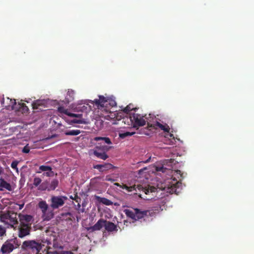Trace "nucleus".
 I'll list each match as a JSON object with an SVG mask.
<instances>
[{
	"label": "nucleus",
	"mask_w": 254,
	"mask_h": 254,
	"mask_svg": "<svg viewBox=\"0 0 254 254\" xmlns=\"http://www.w3.org/2000/svg\"><path fill=\"white\" fill-rule=\"evenodd\" d=\"M145 117L148 118V121L150 123L155 119L154 116L151 114L141 116L139 114L133 113L132 115H129L130 120L135 127L144 126L147 122V119Z\"/></svg>",
	"instance_id": "f257e3e1"
},
{
	"label": "nucleus",
	"mask_w": 254,
	"mask_h": 254,
	"mask_svg": "<svg viewBox=\"0 0 254 254\" xmlns=\"http://www.w3.org/2000/svg\"><path fill=\"white\" fill-rule=\"evenodd\" d=\"M125 214L127 217L137 221L142 219L146 216L150 215V212L149 210H141L138 208H133L132 210L125 209L124 210Z\"/></svg>",
	"instance_id": "f03ea898"
},
{
	"label": "nucleus",
	"mask_w": 254,
	"mask_h": 254,
	"mask_svg": "<svg viewBox=\"0 0 254 254\" xmlns=\"http://www.w3.org/2000/svg\"><path fill=\"white\" fill-rule=\"evenodd\" d=\"M20 245L16 238L6 240L2 245L0 252L1 254H9Z\"/></svg>",
	"instance_id": "7ed1b4c3"
},
{
	"label": "nucleus",
	"mask_w": 254,
	"mask_h": 254,
	"mask_svg": "<svg viewBox=\"0 0 254 254\" xmlns=\"http://www.w3.org/2000/svg\"><path fill=\"white\" fill-rule=\"evenodd\" d=\"M16 213L8 211L0 215V219L1 222L10 225L13 229L18 224Z\"/></svg>",
	"instance_id": "20e7f679"
},
{
	"label": "nucleus",
	"mask_w": 254,
	"mask_h": 254,
	"mask_svg": "<svg viewBox=\"0 0 254 254\" xmlns=\"http://www.w3.org/2000/svg\"><path fill=\"white\" fill-rule=\"evenodd\" d=\"M5 99L3 98L2 100L1 101V105L3 107H4L7 109H9L10 108L11 109L13 110L17 108L18 110L20 112H21L22 113H26L28 112L29 109L27 106H26L25 104L24 103H20L18 104V107H15V106L16 105V102L15 100H12L8 97H7L6 100L7 102L9 101V104L6 105L5 103Z\"/></svg>",
	"instance_id": "39448f33"
},
{
	"label": "nucleus",
	"mask_w": 254,
	"mask_h": 254,
	"mask_svg": "<svg viewBox=\"0 0 254 254\" xmlns=\"http://www.w3.org/2000/svg\"><path fill=\"white\" fill-rule=\"evenodd\" d=\"M167 185L164 187L163 190L170 193H178L177 189L181 186V183L177 180H169Z\"/></svg>",
	"instance_id": "423d86ee"
},
{
	"label": "nucleus",
	"mask_w": 254,
	"mask_h": 254,
	"mask_svg": "<svg viewBox=\"0 0 254 254\" xmlns=\"http://www.w3.org/2000/svg\"><path fill=\"white\" fill-rule=\"evenodd\" d=\"M13 229L17 231V235L19 238H23L30 234L31 227L18 224L15 226Z\"/></svg>",
	"instance_id": "0eeeda50"
},
{
	"label": "nucleus",
	"mask_w": 254,
	"mask_h": 254,
	"mask_svg": "<svg viewBox=\"0 0 254 254\" xmlns=\"http://www.w3.org/2000/svg\"><path fill=\"white\" fill-rule=\"evenodd\" d=\"M67 199L66 196H53L51 199V207L55 209L62 206L64 204V201Z\"/></svg>",
	"instance_id": "6e6552de"
},
{
	"label": "nucleus",
	"mask_w": 254,
	"mask_h": 254,
	"mask_svg": "<svg viewBox=\"0 0 254 254\" xmlns=\"http://www.w3.org/2000/svg\"><path fill=\"white\" fill-rule=\"evenodd\" d=\"M145 118L147 119V127L149 130L153 131V129H156L159 127L164 132H169L170 127L167 124L163 125L158 122H156L155 123H150L148 121V118L147 117Z\"/></svg>",
	"instance_id": "1a4fd4ad"
},
{
	"label": "nucleus",
	"mask_w": 254,
	"mask_h": 254,
	"mask_svg": "<svg viewBox=\"0 0 254 254\" xmlns=\"http://www.w3.org/2000/svg\"><path fill=\"white\" fill-rule=\"evenodd\" d=\"M18 218L20 222L19 224L31 227L32 223L33 221L32 216L30 215L22 214L21 213H19L18 214Z\"/></svg>",
	"instance_id": "9d476101"
},
{
	"label": "nucleus",
	"mask_w": 254,
	"mask_h": 254,
	"mask_svg": "<svg viewBox=\"0 0 254 254\" xmlns=\"http://www.w3.org/2000/svg\"><path fill=\"white\" fill-rule=\"evenodd\" d=\"M106 220L103 219H100L93 226L86 228L87 230L89 233H92L95 231L100 230L103 227L105 226V223Z\"/></svg>",
	"instance_id": "9b49d317"
},
{
	"label": "nucleus",
	"mask_w": 254,
	"mask_h": 254,
	"mask_svg": "<svg viewBox=\"0 0 254 254\" xmlns=\"http://www.w3.org/2000/svg\"><path fill=\"white\" fill-rule=\"evenodd\" d=\"M108 99L102 95L99 96V99H95L92 103H94L98 109H102L107 105Z\"/></svg>",
	"instance_id": "f8f14e48"
},
{
	"label": "nucleus",
	"mask_w": 254,
	"mask_h": 254,
	"mask_svg": "<svg viewBox=\"0 0 254 254\" xmlns=\"http://www.w3.org/2000/svg\"><path fill=\"white\" fill-rule=\"evenodd\" d=\"M114 168V166L110 163H104V164H97L93 166V168L98 169L100 172L110 170Z\"/></svg>",
	"instance_id": "ddd939ff"
},
{
	"label": "nucleus",
	"mask_w": 254,
	"mask_h": 254,
	"mask_svg": "<svg viewBox=\"0 0 254 254\" xmlns=\"http://www.w3.org/2000/svg\"><path fill=\"white\" fill-rule=\"evenodd\" d=\"M6 190L9 191L12 190V188L10 184L6 182L3 179H0V190Z\"/></svg>",
	"instance_id": "4468645a"
},
{
	"label": "nucleus",
	"mask_w": 254,
	"mask_h": 254,
	"mask_svg": "<svg viewBox=\"0 0 254 254\" xmlns=\"http://www.w3.org/2000/svg\"><path fill=\"white\" fill-rule=\"evenodd\" d=\"M105 224L104 227L107 231L113 232L115 230H117V226L113 222L106 220Z\"/></svg>",
	"instance_id": "2eb2a0df"
},
{
	"label": "nucleus",
	"mask_w": 254,
	"mask_h": 254,
	"mask_svg": "<svg viewBox=\"0 0 254 254\" xmlns=\"http://www.w3.org/2000/svg\"><path fill=\"white\" fill-rule=\"evenodd\" d=\"M93 154L98 158L103 160H105L108 158V156L105 152H100L97 150H94Z\"/></svg>",
	"instance_id": "dca6fc26"
},
{
	"label": "nucleus",
	"mask_w": 254,
	"mask_h": 254,
	"mask_svg": "<svg viewBox=\"0 0 254 254\" xmlns=\"http://www.w3.org/2000/svg\"><path fill=\"white\" fill-rule=\"evenodd\" d=\"M74 92L72 90H68L65 96V102L69 103L74 100Z\"/></svg>",
	"instance_id": "f3484780"
},
{
	"label": "nucleus",
	"mask_w": 254,
	"mask_h": 254,
	"mask_svg": "<svg viewBox=\"0 0 254 254\" xmlns=\"http://www.w3.org/2000/svg\"><path fill=\"white\" fill-rule=\"evenodd\" d=\"M38 206L41 209L43 215H45L48 208V205L45 201H41L38 203Z\"/></svg>",
	"instance_id": "a211bd4d"
},
{
	"label": "nucleus",
	"mask_w": 254,
	"mask_h": 254,
	"mask_svg": "<svg viewBox=\"0 0 254 254\" xmlns=\"http://www.w3.org/2000/svg\"><path fill=\"white\" fill-rule=\"evenodd\" d=\"M96 199L100 203H102L106 205H112V204H113V202L111 200H110L105 197H101L97 196Z\"/></svg>",
	"instance_id": "6ab92c4d"
},
{
	"label": "nucleus",
	"mask_w": 254,
	"mask_h": 254,
	"mask_svg": "<svg viewBox=\"0 0 254 254\" xmlns=\"http://www.w3.org/2000/svg\"><path fill=\"white\" fill-rule=\"evenodd\" d=\"M58 180L57 179H54L52 181L49 187H48L47 190L48 191L54 190L58 187Z\"/></svg>",
	"instance_id": "aec40b11"
},
{
	"label": "nucleus",
	"mask_w": 254,
	"mask_h": 254,
	"mask_svg": "<svg viewBox=\"0 0 254 254\" xmlns=\"http://www.w3.org/2000/svg\"><path fill=\"white\" fill-rule=\"evenodd\" d=\"M94 140L97 141H102L104 143H107L108 144H112L111 139L109 137H94Z\"/></svg>",
	"instance_id": "412c9836"
},
{
	"label": "nucleus",
	"mask_w": 254,
	"mask_h": 254,
	"mask_svg": "<svg viewBox=\"0 0 254 254\" xmlns=\"http://www.w3.org/2000/svg\"><path fill=\"white\" fill-rule=\"evenodd\" d=\"M111 147H109L105 145H102L101 143H98V144L95 147V150H100L103 152H106L108 151Z\"/></svg>",
	"instance_id": "4be33fe9"
},
{
	"label": "nucleus",
	"mask_w": 254,
	"mask_h": 254,
	"mask_svg": "<svg viewBox=\"0 0 254 254\" xmlns=\"http://www.w3.org/2000/svg\"><path fill=\"white\" fill-rule=\"evenodd\" d=\"M81 131L78 129L66 130L64 132L66 135H77L80 133Z\"/></svg>",
	"instance_id": "5701e85b"
},
{
	"label": "nucleus",
	"mask_w": 254,
	"mask_h": 254,
	"mask_svg": "<svg viewBox=\"0 0 254 254\" xmlns=\"http://www.w3.org/2000/svg\"><path fill=\"white\" fill-rule=\"evenodd\" d=\"M42 106V101L41 100H36L32 104V107L34 109L42 110L41 107Z\"/></svg>",
	"instance_id": "b1692460"
},
{
	"label": "nucleus",
	"mask_w": 254,
	"mask_h": 254,
	"mask_svg": "<svg viewBox=\"0 0 254 254\" xmlns=\"http://www.w3.org/2000/svg\"><path fill=\"white\" fill-rule=\"evenodd\" d=\"M135 133L134 132H129L127 131L124 133H120L119 136L121 138H124L127 136H131L132 135L134 134Z\"/></svg>",
	"instance_id": "393cba45"
},
{
	"label": "nucleus",
	"mask_w": 254,
	"mask_h": 254,
	"mask_svg": "<svg viewBox=\"0 0 254 254\" xmlns=\"http://www.w3.org/2000/svg\"><path fill=\"white\" fill-rule=\"evenodd\" d=\"M135 186L128 187L127 185L123 184L122 185L121 188L126 190L128 192H131L135 190Z\"/></svg>",
	"instance_id": "a878e982"
},
{
	"label": "nucleus",
	"mask_w": 254,
	"mask_h": 254,
	"mask_svg": "<svg viewBox=\"0 0 254 254\" xmlns=\"http://www.w3.org/2000/svg\"><path fill=\"white\" fill-rule=\"evenodd\" d=\"M133 110H135V109L133 107L132 105L129 104L123 109V112L128 114L130 111H131Z\"/></svg>",
	"instance_id": "bb28decb"
},
{
	"label": "nucleus",
	"mask_w": 254,
	"mask_h": 254,
	"mask_svg": "<svg viewBox=\"0 0 254 254\" xmlns=\"http://www.w3.org/2000/svg\"><path fill=\"white\" fill-rule=\"evenodd\" d=\"M58 111L60 113H64L67 116L68 114H69V112L68 111V110L65 109L64 107H59L58 109Z\"/></svg>",
	"instance_id": "cd10ccee"
},
{
	"label": "nucleus",
	"mask_w": 254,
	"mask_h": 254,
	"mask_svg": "<svg viewBox=\"0 0 254 254\" xmlns=\"http://www.w3.org/2000/svg\"><path fill=\"white\" fill-rule=\"evenodd\" d=\"M62 216L66 220H72L71 218L72 214L70 212H66L65 213L62 214Z\"/></svg>",
	"instance_id": "c85d7f7f"
},
{
	"label": "nucleus",
	"mask_w": 254,
	"mask_h": 254,
	"mask_svg": "<svg viewBox=\"0 0 254 254\" xmlns=\"http://www.w3.org/2000/svg\"><path fill=\"white\" fill-rule=\"evenodd\" d=\"M40 170L41 171H51L52 168L50 166H45V165H41L39 167Z\"/></svg>",
	"instance_id": "c756f323"
},
{
	"label": "nucleus",
	"mask_w": 254,
	"mask_h": 254,
	"mask_svg": "<svg viewBox=\"0 0 254 254\" xmlns=\"http://www.w3.org/2000/svg\"><path fill=\"white\" fill-rule=\"evenodd\" d=\"M41 182H42V180L40 178H39L38 177H36L34 179L33 185L35 187H38L39 185H40Z\"/></svg>",
	"instance_id": "7c9ffc66"
},
{
	"label": "nucleus",
	"mask_w": 254,
	"mask_h": 254,
	"mask_svg": "<svg viewBox=\"0 0 254 254\" xmlns=\"http://www.w3.org/2000/svg\"><path fill=\"white\" fill-rule=\"evenodd\" d=\"M68 116L71 117H76L79 119H82V114H74L69 113L68 114Z\"/></svg>",
	"instance_id": "2f4dec72"
},
{
	"label": "nucleus",
	"mask_w": 254,
	"mask_h": 254,
	"mask_svg": "<svg viewBox=\"0 0 254 254\" xmlns=\"http://www.w3.org/2000/svg\"><path fill=\"white\" fill-rule=\"evenodd\" d=\"M71 122L76 124H84L85 123L83 119H73L71 121Z\"/></svg>",
	"instance_id": "473e14b6"
},
{
	"label": "nucleus",
	"mask_w": 254,
	"mask_h": 254,
	"mask_svg": "<svg viewBox=\"0 0 254 254\" xmlns=\"http://www.w3.org/2000/svg\"><path fill=\"white\" fill-rule=\"evenodd\" d=\"M6 234V229L5 228L1 226L0 225V237H2L4 235H5Z\"/></svg>",
	"instance_id": "72a5a7b5"
},
{
	"label": "nucleus",
	"mask_w": 254,
	"mask_h": 254,
	"mask_svg": "<svg viewBox=\"0 0 254 254\" xmlns=\"http://www.w3.org/2000/svg\"><path fill=\"white\" fill-rule=\"evenodd\" d=\"M29 151H30V147L28 146V144H27L23 148L22 152L25 153H28L29 152Z\"/></svg>",
	"instance_id": "f704fd0d"
},
{
	"label": "nucleus",
	"mask_w": 254,
	"mask_h": 254,
	"mask_svg": "<svg viewBox=\"0 0 254 254\" xmlns=\"http://www.w3.org/2000/svg\"><path fill=\"white\" fill-rule=\"evenodd\" d=\"M18 164L17 161H13L11 164V167L12 169L18 170V168L17 167Z\"/></svg>",
	"instance_id": "c9c22d12"
},
{
	"label": "nucleus",
	"mask_w": 254,
	"mask_h": 254,
	"mask_svg": "<svg viewBox=\"0 0 254 254\" xmlns=\"http://www.w3.org/2000/svg\"><path fill=\"white\" fill-rule=\"evenodd\" d=\"M44 175H46L47 177H51V176H53L54 172H53V171H52V170L48 171V172L44 173Z\"/></svg>",
	"instance_id": "e433bc0d"
},
{
	"label": "nucleus",
	"mask_w": 254,
	"mask_h": 254,
	"mask_svg": "<svg viewBox=\"0 0 254 254\" xmlns=\"http://www.w3.org/2000/svg\"><path fill=\"white\" fill-rule=\"evenodd\" d=\"M48 187L46 186V185L44 183H42L41 185L40 186L39 189L40 190H47Z\"/></svg>",
	"instance_id": "4c0bfd02"
},
{
	"label": "nucleus",
	"mask_w": 254,
	"mask_h": 254,
	"mask_svg": "<svg viewBox=\"0 0 254 254\" xmlns=\"http://www.w3.org/2000/svg\"><path fill=\"white\" fill-rule=\"evenodd\" d=\"M155 189V188L154 187H150V188H148V189L145 190V192L146 194H147V193L149 192V191L150 192L154 191Z\"/></svg>",
	"instance_id": "58836bf2"
},
{
	"label": "nucleus",
	"mask_w": 254,
	"mask_h": 254,
	"mask_svg": "<svg viewBox=\"0 0 254 254\" xmlns=\"http://www.w3.org/2000/svg\"><path fill=\"white\" fill-rule=\"evenodd\" d=\"M105 180L107 181H110L111 182H114L115 181V180L111 178L109 176H107L105 178Z\"/></svg>",
	"instance_id": "ea45409f"
},
{
	"label": "nucleus",
	"mask_w": 254,
	"mask_h": 254,
	"mask_svg": "<svg viewBox=\"0 0 254 254\" xmlns=\"http://www.w3.org/2000/svg\"><path fill=\"white\" fill-rule=\"evenodd\" d=\"M60 254H74L71 251H61L60 252Z\"/></svg>",
	"instance_id": "a19ab883"
},
{
	"label": "nucleus",
	"mask_w": 254,
	"mask_h": 254,
	"mask_svg": "<svg viewBox=\"0 0 254 254\" xmlns=\"http://www.w3.org/2000/svg\"><path fill=\"white\" fill-rule=\"evenodd\" d=\"M46 254H60V252H58L57 251L55 252H48Z\"/></svg>",
	"instance_id": "79ce46f5"
},
{
	"label": "nucleus",
	"mask_w": 254,
	"mask_h": 254,
	"mask_svg": "<svg viewBox=\"0 0 254 254\" xmlns=\"http://www.w3.org/2000/svg\"><path fill=\"white\" fill-rule=\"evenodd\" d=\"M115 186H118V187H120V188H121V186H122V185H120V184L118 183H115Z\"/></svg>",
	"instance_id": "37998d69"
},
{
	"label": "nucleus",
	"mask_w": 254,
	"mask_h": 254,
	"mask_svg": "<svg viewBox=\"0 0 254 254\" xmlns=\"http://www.w3.org/2000/svg\"><path fill=\"white\" fill-rule=\"evenodd\" d=\"M52 214H51V216H47V217H46L45 218V219H47V220H50V219H51V218H52Z\"/></svg>",
	"instance_id": "c03bdc74"
},
{
	"label": "nucleus",
	"mask_w": 254,
	"mask_h": 254,
	"mask_svg": "<svg viewBox=\"0 0 254 254\" xmlns=\"http://www.w3.org/2000/svg\"><path fill=\"white\" fill-rule=\"evenodd\" d=\"M110 105H111L112 106H113L114 105V104H116V103L115 101H112V103H109Z\"/></svg>",
	"instance_id": "a18cd8bd"
},
{
	"label": "nucleus",
	"mask_w": 254,
	"mask_h": 254,
	"mask_svg": "<svg viewBox=\"0 0 254 254\" xmlns=\"http://www.w3.org/2000/svg\"><path fill=\"white\" fill-rule=\"evenodd\" d=\"M143 133H144L145 135H148L149 134V133H148L147 132H145V131L143 132Z\"/></svg>",
	"instance_id": "49530a36"
},
{
	"label": "nucleus",
	"mask_w": 254,
	"mask_h": 254,
	"mask_svg": "<svg viewBox=\"0 0 254 254\" xmlns=\"http://www.w3.org/2000/svg\"><path fill=\"white\" fill-rule=\"evenodd\" d=\"M176 172L177 173V174H180V173H181V171H180V170H178L176 171Z\"/></svg>",
	"instance_id": "de8ad7c7"
},
{
	"label": "nucleus",
	"mask_w": 254,
	"mask_h": 254,
	"mask_svg": "<svg viewBox=\"0 0 254 254\" xmlns=\"http://www.w3.org/2000/svg\"><path fill=\"white\" fill-rule=\"evenodd\" d=\"M47 244L48 245H50V244H51V243L49 241H47Z\"/></svg>",
	"instance_id": "09e8293b"
},
{
	"label": "nucleus",
	"mask_w": 254,
	"mask_h": 254,
	"mask_svg": "<svg viewBox=\"0 0 254 254\" xmlns=\"http://www.w3.org/2000/svg\"><path fill=\"white\" fill-rule=\"evenodd\" d=\"M23 206V204L20 205V208L21 209Z\"/></svg>",
	"instance_id": "8fccbe9b"
},
{
	"label": "nucleus",
	"mask_w": 254,
	"mask_h": 254,
	"mask_svg": "<svg viewBox=\"0 0 254 254\" xmlns=\"http://www.w3.org/2000/svg\"><path fill=\"white\" fill-rule=\"evenodd\" d=\"M126 222H127V221L125 220V221H124V224H125Z\"/></svg>",
	"instance_id": "3c124183"
},
{
	"label": "nucleus",
	"mask_w": 254,
	"mask_h": 254,
	"mask_svg": "<svg viewBox=\"0 0 254 254\" xmlns=\"http://www.w3.org/2000/svg\"><path fill=\"white\" fill-rule=\"evenodd\" d=\"M173 135L172 134H170V136L171 137L173 136Z\"/></svg>",
	"instance_id": "603ef678"
}]
</instances>
